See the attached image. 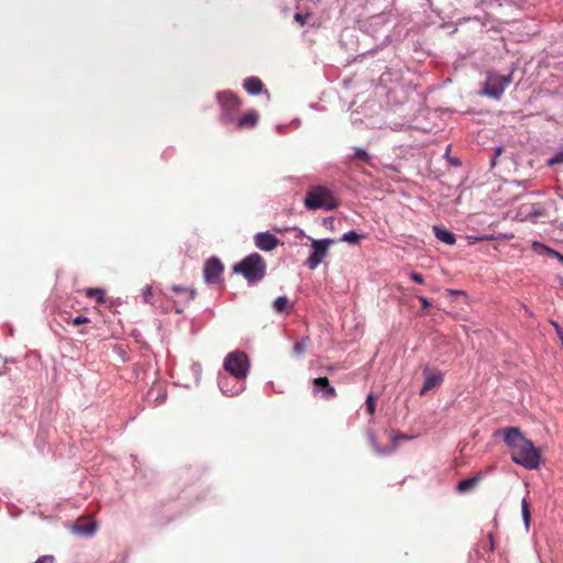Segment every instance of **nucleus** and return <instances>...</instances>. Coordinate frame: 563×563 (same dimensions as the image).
<instances>
[{
    "label": "nucleus",
    "mask_w": 563,
    "mask_h": 563,
    "mask_svg": "<svg viewBox=\"0 0 563 563\" xmlns=\"http://www.w3.org/2000/svg\"><path fill=\"white\" fill-rule=\"evenodd\" d=\"M503 432L505 444L511 448V460L528 470L538 468L541 456L533 442L517 427L506 428Z\"/></svg>",
    "instance_id": "nucleus-1"
},
{
    "label": "nucleus",
    "mask_w": 563,
    "mask_h": 563,
    "mask_svg": "<svg viewBox=\"0 0 563 563\" xmlns=\"http://www.w3.org/2000/svg\"><path fill=\"white\" fill-rule=\"evenodd\" d=\"M233 273L242 275L249 284H257L266 276L267 264L258 253H251L232 267Z\"/></svg>",
    "instance_id": "nucleus-2"
},
{
    "label": "nucleus",
    "mask_w": 563,
    "mask_h": 563,
    "mask_svg": "<svg viewBox=\"0 0 563 563\" xmlns=\"http://www.w3.org/2000/svg\"><path fill=\"white\" fill-rule=\"evenodd\" d=\"M303 205L308 210L323 209L332 211L338 209L339 201L330 188L318 185L307 190Z\"/></svg>",
    "instance_id": "nucleus-3"
},
{
    "label": "nucleus",
    "mask_w": 563,
    "mask_h": 563,
    "mask_svg": "<svg viewBox=\"0 0 563 563\" xmlns=\"http://www.w3.org/2000/svg\"><path fill=\"white\" fill-rule=\"evenodd\" d=\"M217 99L220 104V122L222 124L233 123L236 114L242 107V100L232 91H220L217 93Z\"/></svg>",
    "instance_id": "nucleus-4"
},
{
    "label": "nucleus",
    "mask_w": 563,
    "mask_h": 563,
    "mask_svg": "<svg viewBox=\"0 0 563 563\" xmlns=\"http://www.w3.org/2000/svg\"><path fill=\"white\" fill-rule=\"evenodd\" d=\"M224 369L236 379H244L250 369L247 355L242 351L229 353L223 362Z\"/></svg>",
    "instance_id": "nucleus-5"
},
{
    "label": "nucleus",
    "mask_w": 563,
    "mask_h": 563,
    "mask_svg": "<svg viewBox=\"0 0 563 563\" xmlns=\"http://www.w3.org/2000/svg\"><path fill=\"white\" fill-rule=\"evenodd\" d=\"M512 80V74L509 75H500L498 73L488 71L486 75V80L484 87L482 89V93L498 100L505 89L509 86Z\"/></svg>",
    "instance_id": "nucleus-6"
},
{
    "label": "nucleus",
    "mask_w": 563,
    "mask_h": 563,
    "mask_svg": "<svg viewBox=\"0 0 563 563\" xmlns=\"http://www.w3.org/2000/svg\"><path fill=\"white\" fill-rule=\"evenodd\" d=\"M333 239H320V240H312L311 247L312 252L310 256L307 258L305 265L309 269H316L322 260L328 255L329 246L334 244Z\"/></svg>",
    "instance_id": "nucleus-7"
},
{
    "label": "nucleus",
    "mask_w": 563,
    "mask_h": 563,
    "mask_svg": "<svg viewBox=\"0 0 563 563\" xmlns=\"http://www.w3.org/2000/svg\"><path fill=\"white\" fill-rule=\"evenodd\" d=\"M224 266L218 257H210L203 267V279L209 285L219 284L222 280Z\"/></svg>",
    "instance_id": "nucleus-8"
},
{
    "label": "nucleus",
    "mask_w": 563,
    "mask_h": 563,
    "mask_svg": "<svg viewBox=\"0 0 563 563\" xmlns=\"http://www.w3.org/2000/svg\"><path fill=\"white\" fill-rule=\"evenodd\" d=\"M312 393L314 395L321 394L324 399H332L336 396L335 388L330 384L327 377H318L312 379Z\"/></svg>",
    "instance_id": "nucleus-9"
},
{
    "label": "nucleus",
    "mask_w": 563,
    "mask_h": 563,
    "mask_svg": "<svg viewBox=\"0 0 563 563\" xmlns=\"http://www.w3.org/2000/svg\"><path fill=\"white\" fill-rule=\"evenodd\" d=\"M254 244L262 251L271 252L279 244V240L268 231L260 232L254 235Z\"/></svg>",
    "instance_id": "nucleus-10"
},
{
    "label": "nucleus",
    "mask_w": 563,
    "mask_h": 563,
    "mask_svg": "<svg viewBox=\"0 0 563 563\" xmlns=\"http://www.w3.org/2000/svg\"><path fill=\"white\" fill-rule=\"evenodd\" d=\"M260 114L255 109H250L243 115L235 119L233 122L238 130L253 129L257 125Z\"/></svg>",
    "instance_id": "nucleus-11"
},
{
    "label": "nucleus",
    "mask_w": 563,
    "mask_h": 563,
    "mask_svg": "<svg viewBox=\"0 0 563 563\" xmlns=\"http://www.w3.org/2000/svg\"><path fill=\"white\" fill-rule=\"evenodd\" d=\"M423 374H424V383L420 390L421 396L427 394L432 388L440 386L443 382V375L440 371L429 372L428 368H424Z\"/></svg>",
    "instance_id": "nucleus-12"
},
{
    "label": "nucleus",
    "mask_w": 563,
    "mask_h": 563,
    "mask_svg": "<svg viewBox=\"0 0 563 563\" xmlns=\"http://www.w3.org/2000/svg\"><path fill=\"white\" fill-rule=\"evenodd\" d=\"M243 88L247 91V93L256 96L263 91L264 85L258 77L252 76L244 79Z\"/></svg>",
    "instance_id": "nucleus-13"
},
{
    "label": "nucleus",
    "mask_w": 563,
    "mask_h": 563,
    "mask_svg": "<svg viewBox=\"0 0 563 563\" xmlns=\"http://www.w3.org/2000/svg\"><path fill=\"white\" fill-rule=\"evenodd\" d=\"M367 439H368V442L369 444L372 445V448L374 449V451L379 454V455H386V454H389L391 452H394L396 449H397V444L396 443H391L389 448L387 449H383L377 440H376V437H375V433L373 430H368L367 431Z\"/></svg>",
    "instance_id": "nucleus-14"
},
{
    "label": "nucleus",
    "mask_w": 563,
    "mask_h": 563,
    "mask_svg": "<svg viewBox=\"0 0 563 563\" xmlns=\"http://www.w3.org/2000/svg\"><path fill=\"white\" fill-rule=\"evenodd\" d=\"M481 478H482V474L478 473L473 477H468V478H464V479L460 481L459 484L456 485V492L460 494L470 492L471 489H473L476 486V484L481 481Z\"/></svg>",
    "instance_id": "nucleus-15"
},
{
    "label": "nucleus",
    "mask_w": 563,
    "mask_h": 563,
    "mask_svg": "<svg viewBox=\"0 0 563 563\" xmlns=\"http://www.w3.org/2000/svg\"><path fill=\"white\" fill-rule=\"evenodd\" d=\"M147 399L151 400L153 397V402L155 406L163 404L166 400V393L159 385H153L146 395Z\"/></svg>",
    "instance_id": "nucleus-16"
},
{
    "label": "nucleus",
    "mask_w": 563,
    "mask_h": 563,
    "mask_svg": "<svg viewBox=\"0 0 563 563\" xmlns=\"http://www.w3.org/2000/svg\"><path fill=\"white\" fill-rule=\"evenodd\" d=\"M433 231L435 238L445 244L453 245L456 241L455 235L442 227L434 225Z\"/></svg>",
    "instance_id": "nucleus-17"
},
{
    "label": "nucleus",
    "mask_w": 563,
    "mask_h": 563,
    "mask_svg": "<svg viewBox=\"0 0 563 563\" xmlns=\"http://www.w3.org/2000/svg\"><path fill=\"white\" fill-rule=\"evenodd\" d=\"M273 308L278 313H283V312L289 313L290 312L289 299L286 296L277 297L273 302Z\"/></svg>",
    "instance_id": "nucleus-18"
},
{
    "label": "nucleus",
    "mask_w": 563,
    "mask_h": 563,
    "mask_svg": "<svg viewBox=\"0 0 563 563\" xmlns=\"http://www.w3.org/2000/svg\"><path fill=\"white\" fill-rule=\"evenodd\" d=\"M351 161L360 159L365 164L372 165V155L361 147H355L354 153L351 155Z\"/></svg>",
    "instance_id": "nucleus-19"
},
{
    "label": "nucleus",
    "mask_w": 563,
    "mask_h": 563,
    "mask_svg": "<svg viewBox=\"0 0 563 563\" xmlns=\"http://www.w3.org/2000/svg\"><path fill=\"white\" fill-rule=\"evenodd\" d=\"M364 236H365V235H363V234H358L356 231L351 230V231H349V232L344 233V234L341 236L340 241H342V242H346V243H350V244H354V245H355V244H358V243H360V241H361Z\"/></svg>",
    "instance_id": "nucleus-20"
},
{
    "label": "nucleus",
    "mask_w": 563,
    "mask_h": 563,
    "mask_svg": "<svg viewBox=\"0 0 563 563\" xmlns=\"http://www.w3.org/2000/svg\"><path fill=\"white\" fill-rule=\"evenodd\" d=\"M85 294L87 298L96 299L97 302L104 301V290L101 288H87Z\"/></svg>",
    "instance_id": "nucleus-21"
},
{
    "label": "nucleus",
    "mask_w": 563,
    "mask_h": 563,
    "mask_svg": "<svg viewBox=\"0 0 563 563\" xmlns=\"http://www.w3.org/2000/svg\"><path fill=\"white\" fill-rule=\"evenodd\" d=\"M76 530L85 536H92L96 531V522H88L85 525H76Z\"/></svg>",
    "instance_id": "nucleus-22"
},
{
    "label": "nucleus",
    "mask_w": 563,
    "mask_h": 563,
    "mask_svg": "<svg viewBox=\"0 0 563 563\" xmlns=\"http://www.w3.org/2000/svg\"><path fill=\"white\" fill-rule=\"evenodd\" d=\"M521 514H522V519H523L525 526L528 529L530 526L531 514H530L529 504L526 498H523L521 500Z\"/></svg>",
    "instance_id": "nucleus-23"
},
{
    "label": "nucleus",
    "mask_w": 563,
    "mask_h": 563,
    "mask_svg": "<svg viewBox=\"0 0 563 563\" xmlns=\"http://www.w3.org/2000/svg\"><path fill=\"white\" fill-rule=\"evenodd\" d=\"M308 343H309L308 338H303L300 341L295 342L294 347H292L294 353L298 356L302 355L307 351Z\"/></svg>",
    "instance_id": "nucleus-24"
},
{
    "label": "nucleus",
    "mask_w": 563,
    "mask_h": 563,
    "mask_svg": "<svg viewBox=\"0 0 563 563\" xmlns=\"http://www.w3.org/2000/svg\"><path fill=\"white\" fill-rule=\"evenodd\" d=\"M172 290L175 294H185V295H187V300H192L196 297V290L195 289H188L186 287L174 285L172 287Z\"/></svg>",
    "instance_id": "nucleus-25"
},
{
    "label": "nucleus",
    "mask_w": 563,
    "mask_h": 563,
    "mask_svg": "<svg viewBox=\"0 0 563 563\" xmlns=\"http://www.w3.org/2000/svg\"><path fill=\"white\" fill-rule=\"evenodd\" d=\"M365 404H366V411L371 416H373L375 413V410H376V401H375V397H374L373 394L367 395Z\"/></svg>",
    "instance_id": "nucleus-26"
},
{
    "label": "nucleus",
    "mask_w": 563,
    "mask_h": 563,
    "mask_svg": "<svg viewBox=\"0 0 563 563\" xmlns=\"http://www.w3.org/2000/svg\"><path fill=\"white\" fill-rule=\"evenodd\" d=\"M543 247V250L545 251V253L549 255V256H552L554 258H556L558 261H560L562 264H563V254L555 251V250H552L545 245H541Z\"/></svg>",
    "instance_id": "nucleus-27"
},
{
    "label": "nucleus",
    "mask_w": 563,
    "mask_h": 563,
    "mask_svg": "<svg viewBox=\"0 0 563 563\" xmlns=\"http://www.w3.org/2000/svg\"><path fill=\"white\" fill-rule=\"evenodd\" d=\"M548 164L551 166L558 165V164H563V150L561 152H558L554 156H552L549 159Z\"/></svg>",
    "instance_id": "nucleus-28"
},
{
    "label": "nucleus",
    "mask_w": 563,
    "mask_h": 563,
    "mask_svg": "<svg viewBox=\"0 0 563 563\" xmlns=\"http://www.w3.org/2000/svg\"><path fill=\"white\" fill-rule=\"evenodd\" d=\"M310 13H296L294 15V19L296 22H298L300 25H305L307 23V20L310 18Z\"/></svg>",
    "instance_id": "nucleus-29"
},
{
    "label": "nucleus",
    "mask_w": 563,
    "mask_h": 563,
    "mask_svg": "<svg viewBox=\"0 0 563 563\" xmlns=\"http://www.w3.org/2000/svg\"><path fill=\"white\" fill-rule=\"evenodd\" d=\"M224 386H225V380H223V379H222V380H220V387H221V390L223 391V394H227V395H229V396L236 395V394H239V391L242 389L241 387H239V388H238V389H235V390H232V389H230V390H229V389H225V387H224Z\"/></svg>",
    "instance_id": "nucleus-30"
},
{
    "label": "nucleus",
    "mask_w": 563,
    "mask_h": 563,
    "mask_svg": "<svg viewBox=\"0 0 563 563\" xmlns=\"http://www.w3.org/2000/svg\"><path fill=\"white\" fill-rule=\"evenodd\" d=\"M409 276L410 279L417 284L422 285L424 283V277L420 273L411 272Z\"/></svg>",
    "instance_id": "nucleus-31"
},
{
    "label": "nucleus",
    "mask_w": 563,
    "mask_h": 563,
    "mask_svg": "<svg viewBox=\"0 0 563 563\" xmlns=\"http://www.w3.org/2000/svg\"><path fill=\"white\" fill-rule=\"evenodd\" d=\"M89 322V319L87 317H84V316H78L76 318H74L71 320V323L74 325H81V324H85V323H88Z\"/></svg>",
    "instance_id": "nucleus-32"
},
{
    "label": "nucleus",
    "mask_w": 563,
    "mask_h": 563,
    "mask_svg": "<svg viewBox=\"0 0 563 563\" xmlns=\"http://www.w3.org/2000/svg\"><path fill=\"white\" fill-rule=\"evenodd\" d=\"M418 300L421 302L423 310H428L431 307V302L427 297L418 296Z\"/></svg>",
    "instance_id": "nucleus-33"
},
{
    "label": "nucleus",
    "mask_w": 563,
    "mask_h": 563,
    "mask_svg": "<svg viewBox=\"0 0 563 563\" xmlns=\"http://www.w3.org/2000/svg\"><path fill=\"white\" fill-rule=\"evenodd\" d=\"M550 323L555 329V332H556L558 336L563 335V329L561 328V325L556 321L551 320Z\"/></svg>",
    "instance_id": "nucleus-34"
},
{
    "label": "nucleus",
    "mask_w": 563,
    "mask_h": 563,
    "mask_svg": "<svg viewBox=\"0 0 563 563\" xmlns=\"http://www.w3.org/2000/svg\"><path fill=\"white\" fill-rule=\"evenodd\" d=\"M407 439H409V437H407L405 434L397 433L391 437V443L397 444L398 440H407Z\"/></svg>",
    "instance_id": "nucleus-35"
},
{
    "label": "nucleus",
    "mask_w": 563,
    "mask_h": 563,
    "mask_svg": "<svg viewBox=\"0 0 563 563\" xmlns=\"http://www.w3.org/2000/svg\"><path fill=\"white\" fill-rule=\"evenodd\" d=\"M504 152V147L497 146L495 148V157L492 159V165L494 166L496 164V157L499 156Z\"/></svg>",
    "instance_id": "nucleus-36"
},
{
    "label": "nucleus",
    "mask_w": 563,
    "mask_h": 563,
    "mask_svg": "<svg viewBox=\"0 0 563 563\" xmlns=\"http://www.w3.org/2000/svg\"><path fill=\"white\" fill-rule=\"evenodd\" d=\"M474 239H475V241H492V240H495V236L494 235H481V236H476Z\"/></svg>",
    "instance_id": "nucleus-37"
},
{
    "label": "nucleus",
    "mask_w": 563,
    "mask_h": 563,
    "mask_svg": "<svg viewBox=\"0 0 563 563\" xmlns=\"http://www.w3.org/2000/svg\"><path fill=\"white\" fill-rule=\"evenodd\" d=\"M452 296H465V292L463 290H453V289H449L448 290Z\"/></svg>",
    "instance_id": "nucleus-38"
},
{
    "label": "nucleus",
    "mask_w": 563,
    "mask_h": 563,
    "mask_svg": "<svg viewBox=\"0 0 563 563\" xmlns=\"http://www.w3.org/2000/svg\"><path fill=\"white\" fill-rule=\"evenodd\" d=\"M488 541H489V551H494V537H493V533L488 534Z\"/></svg>",
    "instance_id": "nucleus-39"
},
{
    "label": "nucleus",
    "mask_w": 563,
    "mask_h": 563,
    "mask_svg": "<svg viewBox=\"0 0 563 563\" xmlns=\"http://www.w3.org/2000/svg\"><path fill=\"white\" fill-rule=\"evenodd\" d=\"M450 161H451V163H452L453 165H455V166H459V165H460L459 159L451 158Z\"/></svg>",
    "instance_id": "nucleus-40"
},
{
    "label": "nucleus",
    "mask_w": 563,
    "mask_h": 563,
    "mask_svg": "<svg viewBox=\"0 0 563 563\" xmlns=\"http://www.w3.org/2000/svg\"><path fill=\"white\" fill-rule=\"evenodd\" d=\"M151 294V288H147V290L145 291V295H148Z\"/></svg>",
    "instance_id": "nucleus-41"
},
{
    "label": "nucleus",
    "mask_w": 563,
    "mask_h": 563,
    "mask_svg": "<svg viewBox=\"0 0 563 563\" xmlns=\"http://www.w3.org/2000/svg\"><path fill=\"white\" fill-rule=\"evenodd\" d=\"M151 294V288H147V290L145 291V295H148Z\"/></svg>",
    "instance_id": "nucleus-42"
},
{
    "label": "nucleus",
    "mask_w": 563,
    "mask_h": 563,
    "mask_svg": "<svg viewBox=\"0 0 563 563\" xmlns=\"http://www.w3.org/2000/svg\"><path fill=\"white\" fill-rule=\"evenodd\" d=\"M333 369H334L333 366L328 367V371H330V372H332Z\"/></svg>",
    "instance_id": "nucleus-43"
},
{
    "label": "nucleus",
    "mask_w": 563,
    "mask_h": 563,
    "mask_svg": "<svg viewBox=\"0 0 563 563\" xmlns=\"http://www.w3.org/2000/svg\"><path fill=\"white\" fill-rule=\"evenodd\" d=\"M302 235H305V234H303V232L300 230V231H299V236H302Z\"/></svg>",
    "instance_id": "nucleus-44"
},
{
    "label": "nucleus",
    "mask_w": 563,
    "mask_h": 563,
    "mask_svg": "<svg viewBox=\"0 0 563 563\" xmlns=\"http://www.w3.org/2000/svg\"><path fill=\"white\" fill-rule=\"evenodd\" d=\"M560 284L563 287V278H560Z\"/></svg>",
    "instance_id": "nucleus-45"
},
{
    "label": "nucleus",
    "mask_w": 563,
    "mask_h": 563,
    "mask_svg": "<svg viewBox=\"0 0 563 563\" xmlns=\"http://www.w3.org/2000/svg\"><path fill=\"white\" fill-rule=\"evenodd\" d=\"M560 284L563 287V278H560Z\"/></svg>",
    "instance_id": "nucleus-46"
}]
</instances>
